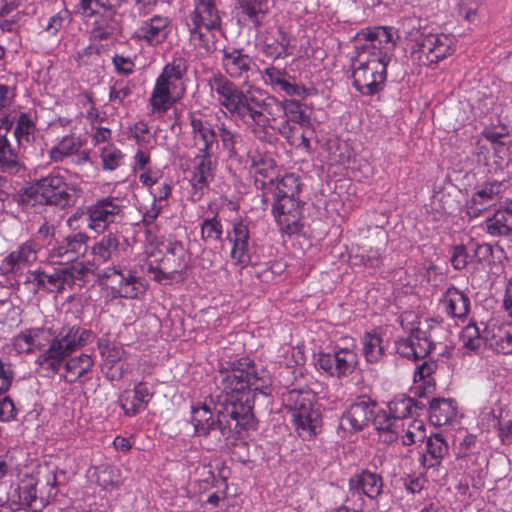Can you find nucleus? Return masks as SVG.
<instances>
[{
    "label": "nucleus",
    "mask_w": 512,
    "mask_h": 512,
    "mask_svg": "<svg viewBox=\"0 0 512 512\" xmlns=\"http://www.w3.org/2000/svg\"><path fill=\"white\" fill-rule=\"evenodd\" d=\"M215 383L219 394L216 395L220 404L247 405L252 413L255 392L267 394L271 385L270 377L264 369L258 370L249 358H241L227 362L215 375Z\"/></svg>",
    "instance_id": "obj_1"
},
{
    "label": "nucleus",
    "mask_w": 512,
    "mask_h": 512,
    "mask_svg": "<svg viewBox=\"0 0 512 512\" xmlns=\"http://www.w3.org/2000/svg\"><path fill=\"white\" fill-rule=\"evenodd\" d=\"M211 95L227 112L245 125L253 134L256 125L261 126L262 110L265 107L264 93L260 89L243 91L237 84L221 73L211 76L208 81Z\"/></svg>",
    "instance_id": "obj_2"
},
{
    "label": "nucleus",
    "mask_w": 512,
    "mask_h": 512,
    "mask_svg": "<svg viewBox=\"0 0 512 512\" xmlns=\"http://www.w3.org/2000/svg\"><path fill=\"white\" fill-rule=\"evenodd\" d=\"M215 410L216 418L207 404L192 407L191 423L197 436H211L217 443L221 442L222 438L228 439L241 434L251 426L254 419L247 405L230 404L226 407L217 401Z\"/></svg>",
    "instance_id": "obj_3"
},
{
    "label": "nucleus",
    "mask_w": 512,
    "mask_h": 512,
    "mask_svg": "<svg viewBox=\"0 0 512 512\" xmlns=\"http://www.w3.org/2000/svg\"><path fill=\"white\" fill-rule=\"evenodd\" d=\"M221 4V0H192L193 8L185 17L189 42L202 54L217 50L216 32L222 31L225 15Z\"/></svg>",
    "instance_id": "obj_4"
},
{
    "label": "nucleus",
    "mask_w": 512,
    "mask_h": 512,
    "mask_svg": "<svg viewBox=\"0 0 512 512\" xmlns=\"http://www.w3.org/2000/svg\"><path fill=\"white\" fill-rule=\"evenodd\" d=\"M51 337L48 347L35 361L44 376L57 374L68 357L91 341L92 332L78 325H64L52 331Z\"/></svg>",
    "instance_id": "obj_5"
},
{
    "label": "nucleus",
    "mask_w": 512,
    "mask_h": 512,
    "mask_svg": "<svg viewBox=\"0 0 512 512\" xmlns=\"http://www.w3.org/2000/svg\"><path fill=\"white\" fill-rule=\"evenodd\" d=\"M22 201L36 200L45 205L66 209L76 204L78 189L60 172H51L21 190Z\"/></svg>",
    "instance_id": "obj_6"
},
{
    "label": "nucleus",
    "mask_w": 512,
    "mask_h": 512,
    "mask_svg": "<svg viewBox=\"0 0 512 512\" xmlns=\"http://www.w3.org/2000/svg\"><path fill=\"white\" fill-rule=\"evenodd\" d=\"M263 100L265 107L261 111L264 121H261V126L256 125L253 129V136L261 142H271L273 133L275 131L272 121L276 120L279 113H283L288 122L299 124L301 126H308L310 124V117L302 108V104L296 100L279 101L273 96L264 94Z\"/></svg>",
    "instance_id": "obj_7"
},
{
    "label": "nucleus",
    "mask_w": 512,
    "mask_h": 512,
    "mask_svg": "<svg viewBox=\"0 0 512 512\" xmlns=\"http://www.w3.org/2000/svg\"><path fill=\"white\" fill-rule=\"evenodd\" d=\"M353 61V86L363 95H375L385 86L389 63L356 54Z\"/></svg>",
    "instance_id": "obj_8"
},
{
    "label": "nucleus",
    "mask_w": 512,
    "mask_h": 512,
    "mask_svg": "<svg viewBox=\"0 0 512 512\" xmlns=\"http://www.w3.org/2000/svg\"><path fill=\"white\" fill-rule=\"evenodd\" d=\"M356 54L389 63L395 48L391 27H374L359 31L354 39Z\"/></svg>",
    "instance_id": "obj_9"
},
{
    "label": "nucleus",
    "mask_w": 512,
    "mask_h": 512,
    "mask_svg": "<svg viewBox=\"0 0 512 512\" xmlns=\"http://www.w3.org/2000/svg\"><path fill=\"white\" fill-rule=\"evenodd\" d=\"M454 52L453 37L443 33H428L415 38L411 58L419 66H430L451 56Z\"/></svg>",
    "instance_id": "obj_10"
},
{
    "label": "nucleus",
    "mask_w": 512,
    "mask_h": 512,
    "mask_svg": "<svg viewBox=\"0 0 512 512\" xmlns=\"http://www.w3.org/2000/svg\"><path fill=\"white\" fill-rule=\"evenodd\" d=\"M186 72L184 62L179 59L165 65L162 73L158 76L153 91L149 98L152 113L164 114L176 102L171 91L176 89Z\"/></svg>",
    "instance_id": "obj_11"
},
{
    "label": "nucleus",
    "mask_w": 512,
    "mask_h": 512,
    "mask_svg": "<svg viewBox=\"0 0 512 512\" xmlns=\"http://www.w3.org/2000/svg\"><path fill=\"white\" fill-rule=\"evenodd\" d=\"M122 3L123 0H80L77 8L85 18L101 16L94 22L92 33L96 39L107 40L117 28L115 16Z\"/></svg>",
    "instance_id": "obj_12"
},
{
    "label": "nucleus",
    "mask_w": 512,
    "mask_h": 512,
    "mask_svg": "<svg viewBox=\"0 0 512 512\" xmlns=\"http://www.w3.org/2000/svg\"><path fill=\"white\" fill-rule=\"evenodd\" d=\"M87 226L101 233L112 224H119L125 218V206L117 197L107 196L96 200L86 209Z\"/></svg>",
    "instance_id": "obj_13"
},
{
    "label": "nucleus",
    "mask_w": 512,
    "mask_h": 512,
    "mask_svg": "<svg viewBox=\"0 0 512 512\" xmlns=\"http://www.w3.org/2000/svg\"><path fill=\"white\" fill-rule=\"evenodd\" d=\"M89 236L85 232H71L55 241L48 250V259L52 264L71 266L78 264L88 252Z\"/></svg>",
    "instance_id": "obj_14"
},
{
    "label": "nucleus",
    "mask_w": 512,
    "mask_h": 512,
    "mask_svg": "<svg viewBox=\"0 0 512 512\" xmlns=\"http://www.w3.org/2000/svg\"><path fill=\"white\" fill-rule=\"evenodd\" d=\"M101 285L111 289L114 297L135 299L145 292V286L140 278L130 270L108 267L98 274Z\"/></svg>",
    "instance_id": "obj_15"
},
{
    "label": "nucleus",
    "mask_w": 512,
    "mask_h": 512,
    "mask_svg": "<svg viewBox=\"0 0 512 512\" xmlns=\"http://www.w3.org/2000/svg\"><path fill=\"white\" fill-rule=\"evenodd\" d=\"M358 364L357 354L352 349L342 348L333 353L320 352L316 365L332 377L342 378L351 374Z\"/></svg>",
    "instance_id": "obj_16"
},
{
    "label": "nucleus",
    "mask_w": 512,
    "mask_h": 512,
    "mask_svg": "<svg viewBox=\"0 0 512 512\" xmlns=\"http://www.w3.org/2000/svg\"><path fill=\"white\" fill-rule=\"evenodd\" d=\"M55 268L52 272L45 271L46 292L62 293L66 287H72L77 281L85 282L91 272V266L84 262Z\"/></svg>",
    "instance_id": "obj_17"
},
{
    "label": "nucleus",
    "mask_w": 512,
    "mask_h": 512,
    "mask_svg": "<svg viewBox=\"0 0 512 512\" xmlns=\"http://www.w3.org/2000/svg\"><path fill=\"white\" fill-rule=\"evenodd\" d=\"M285 406L292 412L293 421L298 429L316 433L318 414L312 408L311 400L304 393L292 390L285 398Z\"/></svg>",
    "instance_id": "obj_18"
},
{
    "label": "nucleus",
    "mask_w": 512,
    "mask_h": 512,
    "mask_svg": "<svg viewBox=\"0 0 512 512\" xmlns=\"http://www.w3.org/2000/svg\"><path fill=\"white\" fill-rule=\"evenodd\" d=\"M396 352L409 360L417 361L427 357L434 349V343L427 331L420 328L412 329L406 338L395 342Z\"/></svg>",
    "instance_id": "obj_19"
},
{
    "label": "nucleus",
    "mask_w": 512,
    "mask_h": 512,
    "mask_svg": "<svg viewBox=\"0 0 512 512\" xmlns=\"http://www.w3.org/2000/svg\"><path fill=\"white\" fill-rule=\"evenodd\" d=\"M188 120L191 126L192 145L199 153H214L218 147V129L206 119L196 113L190 112Z\"/></svg>",
    "instance_id": "obj_20"
},
{
    "label": "nucleus",
    "mask_w": 512,
    "mask_h": 512,
    "mask_svg": "<svg viewBox=\"0 0 512 512\" xmlns=\"http://www.w3.org/2000/svg\"><path fill=\"white\" fill-rule=\"evenodd\" d=\"M377 404L367 396L358 397L340 419V427L344 430L360 431L370 422Z\"/></svg>",
    "instance_id": "obj_21"
},
{
    "label": "nucleus",
    "mask_w": 512,
    "mask_h": 512,
    "mask_svg": "<svg viewBox=\"0 0 512 512\" xmlns=\"http://www.w3.org/2000/svg\"><path fill=\"white\" fill-rule=\"evenodd\" d=\"M39 245L34 240H27L16 250L10 252L1 262L0 270L3 275L17 274L26 265L37 259Z\"/></svg>",
    "instance_id": "obj_22"
},
{
    "label": "nucleus",
    "mask_w": 512,
    "mask_h": 512,
    "mask_svg": "<svg viewBox=\"0 0 512 512\" xmlns=\"http://www.w3.org/2000/svg\"><path fill=\"white\" fill-rule=\"evenodd\" d=\"M273 214L282 231L291 234L299 230L301 212L296 197L275 198Z\"/></svg>",
    "instance_id": "obj_23"
},
{
    "label": "nucleus",
    "mask_w": 512,
    "mask_h": 512,
    "mask_svg": "<svg viewBox=\"0 0 512 512\" xmlns=\"http://www.w3.org/2000/svg\"><path fill=\"white\" fill-rule=\"evenodd\" d=\"M217 160L214 153L196 152L193 158L190 183L197 191H203L214 179Z\"/></svg>",
    "instance_id": "obj_24"
},
{
    "label": "nucleus",
    "mask_w": 512,
    "mask_h": 512,
    "mask_svg": "<svg viewBox=\"0 0 512 512\" xmlns=\"http://www.w3.org/2000/svg\"><path fill=\"white\" fill-rule=\"evenodd\" d=\"M232 244L231 258L237 264L246 266L251 262L250 233L247 224L242 220H235L231 232L228 233Z\"/></svg>",
    "instance_id": "obj_25"
},
{
    "label": "nucleus",
    "mask_w": 512,
    "mask_h": 512,
    "mask_svg": "<svg viewBox=\"0 0 512 512\" xmlns=\"http://www.w3.org/2000/svg\"><path fill=\"white\" fill-rule=\"evenodd\" d=\"M222 66L233 79L247 80L253 72V59L239 49L223 51Z\"/></svg>",
    "instance_id": "obj_26"
},
{
    "label": "nucleus",
    "mask_w": 512,
    "mask_h": 512,
    "mask_svg": "<svg viewBox=\"0 0 512 512\" xmlns=\"http://www.w3.org/2000/svg\"><path fill=\"white\" fill-rule=\"evenodd\" d=\"M503 187V183L499 181L486 182L479 186L470 200L468 214L478 217L482 211L492 206L498 200Z\"/></svg>",
    "instance_id": "obj_27"
},
{
    "label": "nucleus",
    "mask_w": 512,
    "mask_h": 512,
    "mask_svg": "<svg viewBox=\"0 0 512 512\" xmlns=\"http://www.w3.org/2000/svg\"><path fill=\"white\" fill-rule=\"evenodd\" d=\"M152 393L142 382L135 385L133 390H124L119 397V405L126 416L132 417L145 410L152 398Z\"/></svg>",
    "instance_id": "obj_28"
},
{
    "label": "nucleus",
    "mask_w": 512,
    "mask_h": 512,
    "mask_svg": "<svg viewBox=\"0 0 512 512\" xmlns=\"http://www.w3.org/2000/svg\"><path fill=\"white\" fill-rule=\"evenodd\" d=\"M251 168L257 188L268 189L274 187L279 173L276 162L272 157L262 154L253 156Z\"/></svg>",
    "instance_id": "obj_29"
},
{
    "label": "nucleus",
    "mask_w": 512,
    "mask_h": 512,
    "mask_svg": "<svg viewBox=\"0 0 512 512\" xmlns=\"http://www.w3.org/2000/svg\"><path fill=\"white\" fill-rule=\"evenodd\" d=\"M351 490L363 494L371 500H376L383 492V479L381 475L363 470L350 479Z\"/></svg>",
    "instance_id": "obj_30"
},
{
    "label": "nucleus",
    "mask_w": 512,
    "mask_h": 512,
    "mask_svg": "<svg viewBox=\"0 0 512 512\" xmlns=\"http://www.w3.org/2000/svg\"><path fill=\"white\" fill-rule=\"evenodd\" d=\"M165 247V255L161 262L159 272L163 275L181 273L184 271L188 262L186 259L187 252L181 242L169 241Z\"/></svg>",
    "instance_id": "obj_31"
},
{
    "label": "nucleus",
    "mask_w": 512,
    "mask_h": 512,
    "mask_svg": "<svg viewBox=\"0 0 512 512\" xmlns=\"http://www.w3.org/2000/svg\"><path fill=\"white\" fill-rule=\"evenodd\" d=\"M262 53L271 60L285 58L292 54L293 47L291 45L290 35L283 28H278L274 35L265 37Z\"/></svg>",
    "instance_id": "obj_32"
},
{
    "label": "nucleus",
    "mask_w": 512,
    "mask_h": 512,
    "mask_svg": "<svg viewBox=\"0 0 512 512\" xmlns=\"http://www.w3.org/2000/svg\"><path fill=\"white\" fill-rule=\"evenodd\" d=\"M170 22L166 16L155 15L143 21L138 36L150 45H158L167 38Z\"/></svg>",
    "instance_id": "obj_33"
},
{
    "label": "nucleus",
    "mask_w": 512,
    "mask_h": 512,
    "mask_svg": "<svg viewBox=\"0 0 512 512\" xmlns=\"http://www.w3.org/2000/svg\"><path fill=\"white\" fill-rule=\"evenodd\" d=\"M101 354L104 358L102 370L106 377L111 381L122 379L125 371V364L122 362L125 355L124 349L117 345H107L101 349Z\"/></svg>",
    "instance_id": "obj_34"
},
{
    "label": "nucleus",
    "mask_w": 512,
    "mask_h": 512,
    "mask_svg": "<svg viewBox=\"0 0 512 512\" xmlns=\"http://www.w3.org/2000/svg\"><path fill=\"white\" fill-rule=\"evenodd\" d=\"M448 453L449 445L443 435L433 434L427 439L426 451L421 455L420 462L425 468H436Z\"/></svg>",
    "instance_id": "obj_35"
},
{
    "label": "nucleus",
    "mask_w": 512,
    "mask_h": 512,
    "mask_svg": "<svg viewBox=\"0 0 512 512\" xmlns=\"http://www.w3.org/2000/svg\"><path fill=\"white\" fill-rule=\"evenodd\" d=\"M119 238L117 235L109 233L103 236L98 242L92 247L93 260L85 265L91 266V272L94 271V266H99L112 259L114 256L119 254Z\"/></svg>",
    "instance_id": "obj_36"
},
{
    "label": "nucleus",
    "mask_w": 512,
    "mask_h": 512,
    "mask_svg": "<svg viewBox=\"0 0 512 512\" xmlns=\"http://www.w3.org/2000/svg\"><path fill=\"white\" fill-rule=\"evenodd\" d=\"M447 315L464 320L470 310V299L454 286L449 287L442 300Z\"/></svg>",
    "instance_id": "obj_37"
},
{
    "label": "nucleus",
    "mask_w": 512,
    "mask_h": 512,
    "mask_svg": "<svg viewBox=\"0 0 512 512\" xmlns=\"http://www.w3.org/2000/svg\"><path fill=\"white\" fill-rule=\"evenodd\" d=\"M218 137L228 159L239 162L244 147L243 136L239 132L231 130L225 123H222L218 127Z\"/></svg>",
    "instance_id": "obj_38"
},
{
    "label": "nucleus",
    "mask_w": 512,
    "mask_h": 512,
    "mask_svg": "<svg viewBox=\"0 0 512 512\" xmlns=\"http://www.w3.org/2000/svg\"><path fill=\"white\" fill-rule=\"evenodd\" d=\"M93 365L94 361L88 354L68 357L62 365L64 373L61 375V379L69 384L75 383L78 379L86 375L92 369Z\"/></svg>",
    "instance_id": "obj_39"
},
{
    "label": "nucleus",
    "mask_w": 512,
    "mask_h": 512,
    "mask_svg": "<svg viewBox=\"0 0 512 512\" xmlns=\"http://www.w3.org/2000/svg\"><path fill=\"white\" fill-rule=\"evenodd\" d=\"M457 416V405L453 399L434 398L430 402L429 417L437 426L451 423Z\"/></svg>",
    "instance_id": "obj_40"
},
{
    "label": "nucleus",
    "mask_w": 512,
    "mask_h": 512,
    "mask_svg": "<svg viewBox=\"0 0 512 512\" xmlns=\"http://www.w3.org/2000/svg\"><path fill=\"white\" fill-rule=\"evenodd\" d=\"M486 230L492 236L512 235V203L497 210L491 218L486 221Z\"/></svg>",
    "instance_id": "obj_41"
},
{
    "label": "nucleus",
    "mask_w": 512,
    "mask_h": 512,
    "mask_svg": "<svg viewBox=\"0 0 512 512\" xmlns=\"http://www.w3.org/2000/svg\"><path fill=\"white\" fill-rule=\"evenodd\" d=\"M18 154L11 147L6 135L0 134V172L17 174L23 170Z\"/></svg>",
    "instance_id": "obj_42"
},
{
    "label": "nucleus",
    "mask_w": 512,
    "mask_h": 512,
    "mask_svg": "<svg viewBox=\"0 0 512 512\" xmlns=\"http://www.w3.org/2000/svg\"><path fill=\"white\" fill-rule=\"evenodd\" d=\"M423 408L422 403L405 395H399L388 403V409L398 423L402 419L413 416L414 410Z\"/></svg>",
    "instance_id": "obj_43"
},
{
    "label": "nucleus",
    "mask_w": 512,
    "mask_h": 512,
    "mask_svg": "<svg viewBox=\"0 0 512 512\" xmlns=\"http://www.w3.org/2000/svg\"><path fill=\"white\" fill-rule=\"evenodd\" d=\"M371 421L376 430L387 435L386 441L391 442L397 439L400 424L390 413L389 409L374 412Z\"/></svg>",
    "instance_id": "obj_44"
},
{
    "label": "nucleus",
    "mask_w": 512,
    "mask_h": 512,
    "mask_svg": "<svg viewBox=\"0 0 512 512\" xmlns=\"http://www.w3.org/2000/svg\"><path fill=\"white\" fill-rule=\"evenodd\" d=\"M83 144L84 143L80 137H75L72 135L65 136L61 139V141H59L57 145L51 148L49 151V156L52 161L61 162L66 157L78 153Z\"/></svg>",
    "instance_id": "obj_45"
},
{
    "label": "nucleus",
    "mask_w": 512,
    "mask_h": 512,
    "mask_svg": "<svg viewBox=\"0 0 512 512\" xmlns=\"http://www.w3.org/2000/svg\"><path fill=\"white\" fill-rule=\"evenodd\" d=\"M267 190L273 192L274 199L296 197L300 191L298 177L292 173L285 174L282 178H279L278 175L274 187L268 188Z\"/></svg>",
    "instance_id": "obj_46"
},
{
    "label": "nucleus",
    "mask_w": 512,
    "mask_h": 512,
    "mask_svg": "<svg viewBox=\"0 0 512 512\" xmlns=\"http://www.w3.org/2000/svg\"><path fill=\"white\" fill-rule=\"evenodd\" d=\"M36 125L27 113H21L14 130L16 140L21 147L32 142L35 137Z\"/></svg>",
    "instance_id": "obj_47"
},
{
    "label": "nucleus",
    "mask_w": 512,
    "mask_h": 512,
    "mask_svg": "<svg viewBox=\"0 0 512 512\" xmlns=\"http://www.w3.org/2000/svg\"><path fill=\"white\" fill-rule=\"evenodd\" d=\"M363 353L367 362H378L384 354L381 337L377 334L366 333L363 337Z\"/></svg>",
    "instance_id": "obj_48"
},
{
    "label": "nucleus",
    "mask_w": 512,
    "mask_h": 512,
    "mask_svg": "<svg viewBox=\"0 0 512 512\" xmlns=\"http://www.w3.org/2000/svg\"><path fill=\"white\" fill-rule=\"evenodd\" d=\"M236 2L242 12L255 26L261 25L262 20L260 16H264L268 10L264 0H238Z\"/></svg>",
    "instance_id": "obj_49"
},
{
    "label": "nucleus",
    "mask_w": 512,
    "mask_h": 512,
    "mask_svg": "<svg viewBox=\"0 0 512 512\" xmlns=\"http://www.w3.org/2000/svg\"><path fill=\"white\" fill-rule=\"evenodd\" d=\"M490 346L498 353H512V332L506 327H498L493 330Z\"/></svg>",
    "instance_id": "obj_50"
},
{
    "label": "nucleus",
    "mask_w": 512,
    "mask_h": 512,
    "mask_svg": "<svg viewBox=\"0 0 512 512\" xmlns=\"http://www.w3.org/2000/svg\"><path fill=\"white\" fill-rule=\"evenodd\" d=\"M223 234L222 224L217 216L204 219L201 223V239L212 244L220 240Z\"/></svg>",
    "instance_id": "obj_51"
},
{
    "label": "nucleus",
    "mask_w": 512,
    "mask_h": 512,
    "mask_svg": "<svg viewBox=\"0 0 512 512\" xmlns=\"http://www.w3.org/2000/svg\"><path fill=\"white\" fill-rule=\"evenodd\" d=\"M463 346L470 351H477L484 343L483 337L476 324H468L460 335Z\"/></svg>",
    "instance_id": "obj_52"
},
{
    "label": "nucleus",
    "mask_w": 512,
    "mask_h": 512,
    "mask_svg": "<svg viewBox=\"0 0 512 512\" xmlns=\"http://www.w3.org/2000/svg\"><path fill=\"white\" fill-rule=\"evenodd\" d=\"M103 169L113 171L123 162V154L113 145L104 147L101 151Z\"/></svg>",
    "instance_id": "obj_53"
},
{
    "label": "nucleus",
    "mask_w": 512,
    "mask_h": 512,
    "mask_svg": "<svg viewBox=\"0 0 512 512\" xmlns=\"http://www.w3.org/2000/svg\"><path fill=\"white\" fill-rule=\"evenodd\" d=\"M97 482L105 489L117 486L119 483V470L110 465L103 466L97 474Z\"/></svg>",
    "instance_id": "obj_54"
},
{
    "label": "nucleus",
    "mask_w": 512,
    "mask_h": 512,
    "mask_svg": "<svg viewBox=\"0 0 512 512\" xmlns=\"http://www.w3.org/2000/svg\"><path fill=\"white\" fill-rule=\"evenodd\" d=\"M482 136L491 144L503 141H512V134L506 126L486 127L482 131Z\"/></svg>",
    "instance_id": "obj_55"
},
{
    "label": "nucleus",
    "mask_w": 512,
    "mask_h": 512,
    "mask_svg": "<svg viewBox=\"0 0 512 512\" xmlns=\"http://www.w3.org/2000/svg\"><path fill=\"white\" fill-rule=\"evenodd\" d=\"M425 438L424 424L421 421H414L402 437V443L410 446L417 441H422Z\"/></svg>",
    "instance_id": "obj_56"
},
{
    "label": "nucleus",
    "mask_w": 512,
    "mask_h": 512,
    "mask_svg": "<svg viewBox=\"0 0 512 512\" xmlns=\"http://www.w3.org/2000/svg\"><path fill=\"white\" fill-rule=\"evenodd\" d=\"M476 448V437L468 434L465 435L454 448L456 458H466L474 454Z\"/></svg>",
    "instance_id": "obj_57"
},
{
    "label": "nucleus",
    "mask_w": 512,
    "mask_h": 512,
    "mask_svg": "<svg viewBox=\"0 0 512 512\" xmlns=\"http://www.w3.org/2000/svg\"><path fill=\"white\" fill-rule=\"evenodd\" d=\"M30 341L34 344V349L41 350L44 346L42 340H49L52 338V329L50 328H30L25 330Z\"/></svg>",
    "instance_id": "obj_58"
},
{
    "label": "nucleus",
    "mask_w": 512,
    "mask_h": 512,
    "mask_svg": "<svg viewBox=\"0 0 512 512\" xmlns=\"http://www.w3.org/2000/svg\"><path fill=\"white\" fill-rule=\"evenodd\" d=\"M13 379L14 371L11 363L0 359V396L10 389Z\"/></svg>",
    "instance_id": "obj_59"
},
{
    "label": "nucleus",
    "mask_w": 512,
    "mask_h": 512,
    "mask_svg": "<svg viewBox=\"0 0 512 512\" xmlns=\"http://www.w3.org/2000/svg\"><path fill=\"white\" fill-rule=\"evenodd\" d=\"M69 20L70 12L67 9H63L49 19L44 29L50 34L55 35L63 27L64 23L69 22Z\"/></svg>",
    "instance_id": "obj_60"
},
{
    "label": "nucleus",
    "mask_w": 512,
    "mask_h": 512,
    "mask_svg": "<svg viewBox=\"0 0 512 512\" xmlns=\"http://www.w3.org/2000/svg\"><path fill=\"white\" fill-rule=\"evenodd\" d=\"M469 261H472V257L468 254L467 249L463 245L453 248L451 263L456 270L464 269Z\"/></svg>",
    "instance_id": "obj_61"
},
{
    "label": "nucleus",
    "mask_w": 512,
    "mask_h": 512,
    "mask_svg": "<svg viewBox=\"0 0 512 512\" xmlns=\"http://www.w3.org/2000/svg\"><path fill=\"white\" fill-rule=\"evenodd\" d=\"M132 94V89L128 84L115 83L110 88L109 99L119 105L124 103V100Z\"/></svg>",
    "instance_id": "obj_62"
},
{
    "label": "nucleus",
    "mask_w": 512,
    "mask_h": 512,
    "mask_svg": "<svg viewBox=\"0 0 512 512\" xmlns=\"http://www.w3.org/2000/svg\"><path fill=\"white\" fill-rule=\"evenodd\" d=\"M13 347L18 353L31 354L35 351L34 344L30 341L25 330L14 338Z\"/></svg>",
    "instance_id": "obj_63"
},
{
    "label": "nucleus",
    "mask_w": 512,
    "mask_h": 512,
    "mask_svg": "<svg viewBox=\"0 0 512 512\" xmlns=\"http://www.w3.org/2000/svg\"><path fill=\"white\" fill-rule=\"evenodd\" d=\"M361 261L365 266L378 268L382 264V251L380 247H371L366 254L361 256Z\"/></svg>",
    "instance_id": "obj_64"
}]
</instances>
